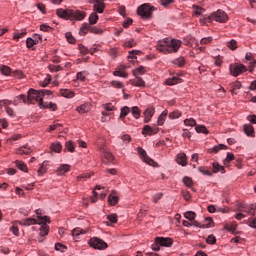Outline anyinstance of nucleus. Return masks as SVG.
<instances>
[{
	"label": "nucleus",
	"instance_id": "obj_1",
	"mask_svg": "<svg viewBox=\"0 0 256 256\" xmlns=\"http://www.w3.org/2000/svg\"><path fill=\"white\" fill-rule=\"evenodd\" d=\"M157 49L158 51L165 53V55H169V53H177V51L181 49V41L175 39H172L171 41L168 39L160 40Z\"/></svg>",
	"mask_w": 256,
	"mask_h": 256
},
{
	"label": "nucleus",
	"instance_id": "obj_2",
	"mask_svg": "<svg viewBox=\"0 0 256 256\" xmlns=\"http://www.w3.org/2000/svg\"><path fill=\"white\" fill-rule=\"evenodd\" d=\"M45 95L49 97L50 95H53V92L51 90L46 89L35 90L31 88L28 91L27 101L28 103L32 104L38 103V105L40 106V104L43 103V97H45Z\"/></svg>",
	"mask_w": 256,
	"mask_h": 256
},
{
	"label": "nucleus",
	"instance_id": "obj_3",
	"mask_svg": "<svg viewBox=\"0 0 256 256\" xmlns=\"http://www.w3.org/2000/svg\"><path fill=\"white\" fill-rule=\"evenodd\" d=\"M213 21H216L217 23H227V21H229V16L225 11L217 10L210 16L204 18L205 23H213Z\"/></svg>",
	"mask_w": 256,
	"mask_h": 256
},
{
	"label": "nucleus",
	"instance_id": "obj_4",
	"mask_svg": "<svg viewBox=\"0 0 256 256\" xmlns=\"http://www.w3.org/2000/svg\"><path fill=\"white\" fill-rule=\"evenodd\" d=\"M153 11H155L154 6H151L149 3H144L140 5L137 9L138 15L144 21H149L153 18Z\"/></svg>",
	"mask_w": 256,
	"mask_h": 256
},
{
	"label": "nucleus",
	"instance_id": "obj_5",
	"mask_svg": "<svg viewBox=\"0 0 256 256\" xmlns=\"http://www.w3.org/2000/svg\"><path fill=\"white\" fill-rule=\"evenodd\" d=\"M38 223L42 225L40 228V237H45V235H49V226L47 223H51V218L48 216H38Z\"/></svg>",
	"mask_w": 256,
	"mask_h": 256
},
{
	"label": "nucleus",
	"instance_id": "obj_6",
	"mask_svg": "<svg viewBox=\"0 0 256 256\" xmlns=\"http://www.w3.org/2000/svg\"><path fill=\"white\" fill-rule=\"evenodd\" d=\"M94 33V35H102L103 34V29L98 28V27H93L91 24L84 23L82 24L81 30H80V35H87V33Z\"/></svg>",
	"mask_w": 256,
	"mask_h": 256
},
{
	"label": "nucleus",
	"instance_id": "obj_7",
	"mask_svg": "<svg viewBox=\"0 0 256 256\" xmlns=\"http://www.w3.org/2000/svg\"><path fill=\"white\" fill-rule=\"evenodd\" d=\"M229 71L233 77H239L241 73H245L247 71V66L239 63L230 64Z\"/></svg>",
	"mask_w": 256,
	"mask_h": 256
},
{
	"label": "nucleus",
	"instance_id": "obj_8",
	"mask_svg": "<svg viewBox=\"0 0 256 256\" xmlns=\"http://www.w3.org/2000/svg\"><path fill=\"white\" fill-rule=\"evenodd\" d=\"M90 247H93V249L103 250L107 249L108 245L105 241L101 240L100 238L94 237L89 240Z\"/></svg>",
	"mask_w": 256,
	"mask_h": 256
},
{
	"label": "nucleus",
	"instance_id": "obj_9",
	"mask_svg": "<svg viewBox=\"0 0 256 256\" xmlns=\"http://www.w3.org/2000/svg\"><path fill=\"white\" fill-rule=\"evenodd\" d=\"M105 0H90L89 3H92L94 13H103L105 11Z\"/></svg>",
	"mask_w": 256,
	"mask_h": 256
},
{
	"label": "nucleus",
	"instance_id": "obj_10",
	"mask_svg": "<svg viewBox=\"0 0 256 256\" xmlns=\"http://www.w3.org/2000/svg\"><path fill=\"white\" fill-rule=\"evenodd\" d=\"M138 154L140 155V157H141L142 161H144V163H147L148 165L155 164V161L153 159H151L149 156H147V151H145V149L139 147Z\"/></svg>",
	"mask_w": 256,
	"mask_h": 256
},
{
	"label": "nucleus",
	"instance_id": "obj_11",
	"mask_svg": "<svg viewBox=\"0 0 256 256\" xmlns=\"http://www.w3.org/2000/svg\"><path fill=\"white\" fill-rule=\"evenodd\" d=\"M156 243L160 245V247H171V245H173V239L165 237H156Z\"/></svg>",
	"mask_w": 256,
	"mask_h": 256
},
{
	"label": "nucleus",
	"instance_id": "obj_12",
	"mask_svg": "<svg viewBox=\"0 0 256 256\" xmlns=\"http://www.w3.org/2000/svg\"><path fill=\"white\" fill-rule=\"evenodd\" d=\"M56 14L58 17H61V19H71L73 17V10H65L63 8H60L56 11Z\"/></svg>",
	"mask_w": 256,
	"mask_h": 256
},
{
	"label": "nucleus",
	"instance_id": "obj_13",
	"mask_svg": "<svg viewBox=\"0 0 256 256\" xmlns=\"http://www.w3.org/2000/svg\"><path fill=\"white\" fill-rule=\"evenodd\" d=\"M153 115H155V107L147 108L144 112V123H149Z\"/></svg>",
	"mask_w": 256,
	"mask_h": 256
},
{
	"label": "nucleus",
	"instance_id": "obj_14",
	"mask_svg": "<svg viewBox=\"0 0 256 256\" xmlns=\"http://www.w3.org/2000/svg\"><path fill=\"white\" fill-rule=\"evenodd\" d=\"M159 128H151L149 125H145L142 130V135H157Z\"/></svg>",
	"mask_w": 256,
	"mask_h": 256
},
{
	"label": "nucleus",
	"instance_id": "obj_15",
	"mask_svg": "<svg viewBox=\"0 0 256 256\" xmlns=\"http://www.w3.org/2000/svg\"><path fill=\"white\" fill-rule=\"evenodd\" d=\"M109 205L115 206L119 203V196H117L116 191H112V193L108 196Z\"/></svg>",
	"mask_w": 256,
	"mask_h": 256
},
{
	"label": "nucleus",
	"instance_id": "obj_16",
	"mask_svg": "<svg viewBox=\"0 0 256 256\" xmlns=\"http://www.w3.org/2000/svg\"><path fill=\"white\" fill-rule=\"evenodd\" d=\"M31 147L24 145L16 150L17 155H31Z\"/></svg>",
	"mask_w": 256,
	"mask_h": 256
},
{
	"label": "nucleus",
	"instance_id": "obj_17",
	"mask_svg": "<svg viewBox=\"0 0 256 256\" xmlns=\"http://www.w3.org/2000/svg\"><path fill=\"white\" fill-rule=\"evenodd\" d=\"M40 109H50V111H57V104L53 102H40Z\"/></svg>",
	"mask_w": 256,
	"mask_h": 256
},
{
	"label": "nucleus",
	"instance_id": "obj_18",
	"mask_svg": "<svg viewBox=\"0 0 256 256\" xmlns=\"http://www.w3.org/2000/svg\"><path fill=\"white\" fill-rule=\"evenodd\" d=\"M71 19H75V21H83L85 19V12L81 10L73 11Z\"/></svg>",
	"mask_w": 256,
	"mask_h": 256
},
{
	"label": "nucleus",
	"instance_id": "obj_19",
	"mask_svg": "<svg viewBox=\"0 0 256 256\" xmlns=\"http://www.w3.org/2000/svg\"><path fill=\"white\" fill-rule=\"evenodd\" d=\"M244 133L248 137H255V128L251 124H245L244 125Z\"/></svg>",
	"mask_w": 256,
	"mask_h": 256
},
{
	"label": "nucleus",
	"instance_id": "obj_20",
	"mask_svg": "<svg viewBox=\"0 0 256 256\" xmlns=\"http://www.w3.org/2000/svg\"><path fill=\"white\" fill-rule=\"evenodd\" d=\"M166 85L173 86V85H178V83H183V79L173 76L172 78L166 79Z\"/></svg>",
	"mask_w": 256,
	"mask_h": 256
},
{
	"label": "nucleus",
	"instance_id": "obj_21",
	"mask_svg": "<svg viewBox=\"0 0 256 256\" xmlns=\"http://www.w3.org/2000/svg\"><path fill=\"white\" fill-rule=\"evenodd\" d=\"M71 171V166L69 164H62L57 168L58 175H65V173H69Z\"/></svg>",
	"mask_w": 256,
	"mask_h": 256
},
{
	"label": "nucleus",
	"instance_id": "obj_22",
	"mask_svg": "<svg viewBox=\"0 0 256 256\" xmlns=\"http://www.w3.org/2000/svg\"><path fill=\"white\" fill-rule=\"evenodd\" d=\"M136 78L131 81V84L134 87H145V80L139 76H135Z\"/></svg>",
	"mask_w": 256,
	"mask_h": 256
},
{
	"label": "nucleus",
	"instance_id": "obj_23",
	"mask_svg": "<svg viewBox=\"0 0 256 256\" xmlns=\"http://www.w3.org/2000/svg\"><path fill=\"white\" fill-rule=\"evenodd\" d=\"M176 161L178 165L185 167L187 165V155L185 153L178 154Z\"/></svg>",
	"mask_w": 256,
	"mask_h": 256
},
{
	"label": "nucleus",
	"instance_id": "obj_24",
	"mask_svg": "<svg viewBox=\"0 0 256 256\" xmlns=\"http://www.w3.org/2000/svg\"><path fill=\"white\" fill-rule=\"evenodd\" d=\"M60 95L62 97H66V99H73V97H75V92H73L69 89H61Z\"/></svg>",
	"mask_w": 256,
	"mask_h": 256
},
{
	"label": "nucleus",
	"instance_id": "obj_25",
	"mask_svg": "<svg viewBox=\"0 0 256 256\" xmlns=\"http://www.w3.org/2000/svg\"><path fill=\"white\" fill-rule=\"evenodd\" d=\"M240 210L244 211L245 213H249L250 215H255V208H253V205L247 206L245 204H241Z\"/></svg>",
	"mask_w": 256,
	"mask_h": 256
},
{
	"label": "nucleus",
	"instance_id": "obj_26",
	"mask_svg": "<svg viewBox=\"0 0 256 256\" xmlns=\"http://www.w3.org/2000/svg\"><path fill=\"white\" fill-rule=\"evenodd\" d=\"M213 173H225V167L221 166L219 162L212 164Z\"/></svg>",
	"mask_w": 256,
	"mask_h": 256
},
{
	"label": "nucleus",
	"instance_id": "obj_27",
	"mask_svg": "<svg viewBox=\"0 0 256 256\" xmlns=\"http://www.w3.org/2000/svg\"><path fill=\"white\" fill-rule=\"evenodd\" d=\"M19 225H24L29 227V225H37V220L35 218H27L19 222Z\"/></svg>",
	"mask_w": 256,
	"mask_h": 256
},
{
	"label": "nucleus",
	"instance_id": "obj_28",
	"mask_svg": "<svg viewBox=\"0 0 256 256\" xmlns=\"http://www.w3.org/2000/svg\"><path fill=\"white\" fill-rule=\"evenodd\" d=\"M173 65H176L177 67H184L185 63H187V61L185 60V57L180 56L179 58H176L172 61Z\"/></svg>",
	"mask_w": 256,
	"mask_h": 256
},
{
	"label": "nucleus",
	"instance_id": "obj_29",
	"mask_svg": "<svg viewBox=\"0 0 256 256\" xmlns=\"http://www.w3.org/2000/svg\"><path fill=\"white\" fill-rule=\"evenodd\" d=\"M227 149V146L224 144H219L217 146H214L213 148L208 149V152L210 153H219V151Z\"/></svg>",
	"mask_w": 256,
	"mask_h": 256
},
{
	"label": "nucleus",
	"instance_id": "obj_30",
	"mask_svg": "<svg viewBox=\"0 0 256 256\" xmlns=\"http://www.w3.org/2000/svg\"><path fill=\"white\" fill-rule=\"evenodd\" d=\"M97 21H99V15H97V12H93L89 16V25H96Z\"/></svg>",
	"mask_w": 256,
	"mask_h": 256
},
{
	"label": "nucleus",
	"instance_id": "obj_31",
	"mask_svg": "<svg viewBox=\"0 0 256 256\" xmlns=\"http://www.w3.org/2000/svg\"><path fill=\"white\" fill-rule=\"evenodd\" d=\"M51 149L54 151V153H61L63 146L59 142H54L51 145Z\"/></svg>",
	"mask_w": 256,
	"mask_h": 256
},
{
	"label": "nucleus",
	"instance_id": "obj_32",
	"mask_svg": "<svg viewBox=\"0 0 256 256\" xmlns=\"http://www.w3.org/2000/svg\"><path fill=\"white\" fill-rule=\"evenodd\" d=\"M76 111L83 115V113H89V105L87 104H82L76 108Z\"/></svg>",
	"mask_w": 256,
	"mask_h": 256
},
{
	"label": "nucleus",
	"instance_id": "obj_33",
	"mask_svg": "<svg viewBox=\"0 0 256 256\" xmlns=\"http://www.w3.org/2000/svg\"><path fill=\"white\" fill-rule=\"evenodd\" d=\"M235 160V155H233V153L228 152L226 159L224 160V165L225 167H229V164L231 163V161Z\"/></svg>",
	"mask_w": 256,
	"mask_h": 256
},
{
	"label": "nucleus",
	"instance_id": "obj_34",
	"mask_svg": "<svg viewBox=\"0 0 256 256\" xmlns=\"http://www.w3.org/2000/svg\"><path fill=\"white\" fill-rule=\"evenodd\" d=\"M129 113H131V108H129L128 106H124L121 109L120 119H125V117H127V115H129Z\"/></svg>",
	"mask_w": 256,
	"mask_h": 256
},
{
	"label": "nucleus",
	"instance_id": "obj_35",
	"mask_svg": "<svg viewBox=\"0 0 256 256\" xmlns=\"http://www.w3.org/2000/svg\"><path fill=\"white\" fill-rule=\"evenodd\" d=\"M131 113L136 119H139V117H141V109H139V107L137 106L131 108Z\"/></svg>",
	"mask_w": 256,
	"mask_h": 256
},
{
	"label": "nucleus",
	"instance_id": "obj_36",
	"mask_svg": "<svg viewBox=\"0 0 256 256\" xmlns=\"http://www.w3.org/2000/svg\"><path fill=\"white\" fill-rule=\"evenodd\" d=\"M185 219H188V221H195V217H197V214L193 211H188L184 213Z\"/></svg>",
	"mask_w": 256,
	"mask_h": 256
},
{
	"label": "nucleus",
	"instance_id": "obj_37",
	"mask_svg": "<svg viewBox=\"0 0 256 256\" xmlns=\"http://www.w3.org/2000/svg\"><path fill=\"white\" fill-rule=\"evenodd\" d=\"M65 149L70 153H75V143L73 141L66 142Z\"/></svg>",
	"mask_w": 256,
	"mask_h": 256
},
{
	"label": "nucleus",
	"instance_id": "obj_38",
	"mask_svg": "<svg viewBox=\"0 0 256 256\" xmlns=\"http://www.w3.org/2000/svg\"><path fill=\"white\" fill-rule=\"evenodd\" d=\"M0 73H2V75H11V68L9 66L0 65Z\"/></svg>",
	"mask_w": 256,
	"mask_h": 256
},
{
	"label": "nucleus",
	"instance_id": "obj_39",
	"mask_svg": "<svg viewBox=\"0 0 256 256\" xmlns=\"http://www.w3.org/2000/svg\"><path fill=\"white\" fill-rule=\"evenodd\" d=\"M146 71L147 70L145 69V67L140 66L134 70V75H135V77H139V75H144V73H146Z\"/></svg>",
	"mask_w": 256,
	"mask_h": 256
},
{
	"label": "nucleus",
	"instance_id": "obj_40",
	"mask_svg": "<svg viewBox=\"0 0 256 256\" xmlns=\"http://www.w3.org/2000/svg\"><path fill=\"white\" fill-rule=\"evenodd\" d=\"M34 45H37V40H35L33 38H27V40H26V47L28 49H33Z\"/></svg>",
	"mask_w": 256,
	"mask_h": 256
},
{
	"label": "nucleus",
	"instance_id": "obj_41",
	"mask_svg": "<svg viewBox=\"0 0 256 256\" xmlns=\"http://www.w3.org/2000/svg\"><path fill=\"white\" fill-rule=\"evenodd\" d=\"M103 157H104V159H106V161L108 163H112L113 159H115L113 157V154L111 152H109V151H104Z\"/></svg>",
	"mask_w": 256,
	"mask_h": 256
},
{
	"label": "nucleus",
	"instance_id": "obj_42",
	"mask_svg": "<svg viewBox=\"0 0 256 256\" xmlns=\"http://www.w3.org/2000/svg\"><path fill=\"white\" fill-rule=\"evenodd\" d=\"M195 130L197 133H204V135H207L209 133V130L203 125H199L195 127Z\"/></svg>",
	"mask_w": 256,
	"mask_h": 256
},
{
	"label": "nucleus",
	"instance_id": "obj_43",
	"mask_svg": "<svg viewBox=\"0 0 256 256\" xmlns=\"http://www.w3.org/2000/svg\"><path fill=\"white\" fill-rule=\"evenodd\" d=\"M184 125H186L187 127H195V125H197V121H195V119L193 118H189L184 120Z\"/></svg>",
	"mask_w": 256,
	"mask_h": 256
},
{
	"label": "nucleus",
	"instance_id": "obj_44",
	"mask_svg": "<svg viewBox=\"0 0 256 256\" xmlns=\"http://www.w3.org/2000/svg\"><path fill=\"white\" fill-rule=\"evenodd\" d=\"M19 101H23V103H28L27 97L24 94H21L14 99V105H17Z\"/></svg>",
	"mask_w": 256,
	"mask_h": 256
},
{
	"label": "nucleus",
	"instance_id": "obj_45",
	"mask_svg": "<svg viewBox=\"0 0 256 256\" xmlns=\"http://www.w3.org/2000/svg\"><path fill=\"white\" fill-rule=\"evenodd\" d=\"M27 35V31L26 30H21V32H17L14 34V39L16 41H19V39H23L24 36Z\"/></svg>",
	"mask_w": 256,
	"mask_h": 256
},
{
	"label": "nucleus",
	"instance_id": "obj_46",
	"mask_svg": "<svg viewBox=\"0 0 256 256\" xmlns=\"http://www.w3.org/2000/svg\"><path fill=\"white\" fill-rule=\"evenodd\" d=\"M135 45H137V42H135L134 39L128 40L124 43V47L128 49H132V47H135Z\"/></svg>",
	"mask_w": 256,
	"mask_h": 256
},
{
	"label": "nucleus",
	"instance_id": "obj_47",
	"mask_svg": "<svg viewBox=\"0 0 256 256\" xmlns=\"http://www.w3.org/2000/svg\"><path fill=\"white\" fill-rule=\"evenodd\" d=\"M206 242L208 243V245H215V243H217V238H215V236L211 234L207 237Z\"/></svg>",
	"mask_w": 256,
	"mask_h": 256
},
{
	"label": "nucleus",
	"instance_id": "obj_48",
	"mask_svg": "<svg viewBox=\"0 0 256 256\" xmlns=\"http://www.w3.org/2000/svg\"><path fill=\"white\" fill-rule=\"evenodd\" d=\"M88 73L86 71L78 72L77 73V79L78 81H85Z\"/></svg>",
	"mask_w": 256,
	"mask_h": 256
},
{
	"label": "nucleus",
	"instance_id": "obj_49",
	"mask_svg": "<svg viewBox=\"0 0 256 256\" xmlns=\"http://www.w3.org/2000/svg\"><path fill=\"white\" fill-rule=\"evenodd\" d=\"M141 51L139 50H132L129 52L128 59H137V55H139Z\"/></svg>",
	"mask_w": 256,
	"mask_h": 256
},
{
	"label": "nucleus",
	"instance_id": "obj_50",
	"mask_svg": "<svg viewBox=\"0 0 256 256\" xmlns=\"http://www.w3.org/2000/svg\"><path fill=\"white\" fill-rule=\"evenodd\" d=\"M183 183L186 187H193V179H191L190 177H184Z\"/></svg>",
	"mask_w": 256,
	"mask_h": 256
},
{
	"label": "nucleus",
	"instance_id": "obj_51",
	"mask_svg": "<svg viewBox=\"0 0 256 256\" xmlns=\"http://www.w3.org/2000/svg\"><path fill=\"white\" fill-rule=\"evenodd\" d=\"M224 229H226V231H230V233H235L237 231V225H225Z\"/></svg>",
	"mask_w": 256,
	"mask_h": 256
},
{
	"label": "nucleus",
	"instance_id": "obj_52",
	"mask_svg": "<svg viewBox=\"0 0 256 256\" xmlns=\"http://www.w3.org/2000/svg\"><path fill=\"white\" fill-rule=\"evenodd\" d=\"M199 171L200 173H202L203 175H207L208 177H211L213 175V173H211L207 167H200Z\"/></svg>",
	"mask_w": 256,
	"mask_h": 256
},
{
	"label": "nucleus",
	"instance_id": "obj_53",
	"mask_svg": "<svg viewBox=\"0 0 256 256\" xmlns=\"http://www.w3.org/2000/svg\"><path fill=\"white\" fill-rule=\"evenodd\" d=\"M167 117V112H162L158 118V125H163L165 123V118Z\"/></svg>",
	"mask_w": 256,
	"mask_h": 256
},
{
	"label": "nucleus",
	"instance_id": "obj_54",
	"mask_svg": "<svg viewBox=\"0 0 256 256\" xmlns=\"http://www.w3.org/2000/svg\"><path fill=\"white\" fill-rule=\"evenodd\" d=\"M82 233H83V229L76 228L72 231V236L74 237V239H77V237H79V235H82Z\"/></svg>",
	"mask_w": 256,
	"mask_h": 256
},
{
	"label": "nucleus",
	"instance_id": "obj_55",
	"mask_svg": "<svg viewBox=\"0 0 256 256\" xmlns=\"http://www.w3.org/2000/svg\"><path fill=\"white\" fill-rule=\"evenodd\" d=\"M114 75L115 77H123L124 79H127V74L125 71H121V70H116L114 71Z\"/></svg>",
	"mask_w": 256,
	"mask_h": 256
},
{
	"label": "nucleus",
	"instance_id": "obj_56",
	"mask_svg": "<svg viewBox=\"0 0 256 256\" xmlns=\"http://www.w3.org/2000/svg\"><path fill=\"white\" fill-rule=\"evenodd\" d=\"M227 47H229V49H231L232 51H235V49H237V41L235 40H231L227 43Z\"/></svg>",
	"mask_w": 256,
	"mask_h": 256
},
{
	"label": "nucleus",
	"instance_id": "obj_57",
	"mask_svg": "<svg viewBox=\"0 0 256 256\" xmlns=\"http://www.w3.org/2000/svg\"><path fill=\"white\" fill-rule=\"evenodd\" d=\"M123 143H125V145H129L131 143V136L129 134H124L121 137Z\"/></svg>",
	"mask_w": 256,
	"mask_h": 256
},
{
	"label": "nucleus",
	"instance_id": "obj_58",
	"mask_svg": "<svg viewBox=\"0 0 256 256\" xmlns=\"http://www.w3.org/2000/svg\"><path fill=\"white\" fill-rule=\"evenodd\" d=\"M153 203H159V201H161V199H163V193H157L155 194L153 197Z\"/></svg>",
	"mask_w": 256,
	"mask_h": 256
},
{
	"label": "nucleus",
	"instance_id": "obj_59",
	"mask_svg": "<svg viewBox=\"0 0 256 256\" xmlns=\"http://www.w3.org/2000/svg\"><path fill=\"white\" fill-rule=\"evenodd\" d=\"M66 39L71 45L75 43V37H73V34H71L70 32L66 33Z\"/></svg>",
	"mask_w": 256,
	"mask_h": 256
},
{
	"label": "nucleus",
	"instance_id": "obj_60",
	"mask_svg": "<svg viewBox=\"0 0 256 256\" xmlns=\"http://www.w3.org/2000/svg\"><path fill=\"white\" fill-rule=\"evenodd\" d=\"M213 41V37H205L202 38L200 43L201 45H209V43H211Z\"/></svg>",
	"mask_w": 256,
	"mask_h": 256
},
{
	"label": "nucleus",
	"instance_id": "obj_61",
	"mask_svg": "<svg viewBox=\"0 0 256 256\" xmlns=\"http://www.w3.org/2000/svg\"><path fill=\"white\" fill-rule=\"evenodd\" d=\"M91 177V174L86 173V174H82L80 176H77V181H87V179H89Z\"/></svg>",
	"mask_w": 256,
	"mask_h": 256
},
{
	"label": "nucleus",
	"instance_id": "obj_62",
	"mask_svg": "<svg viewBox=\"0 0 256 256\" xmlns=\"http://www.w3.org/2000/svg\"><path fill=\"white\" fill-rule=\"evenodd\" d=\"M16 165L21 171H27V165L21 161H17Z\"/></svg>",
	"mask_w": 256,
	"mask_h": 256
},
{
	"label": "nucleus",
	"instance_id": "obj_63",
	"mask_svg": "<svg viewBox=\"0 0 256 256\" xmlns=\"http://www.w3.org/2000/svg\"><path fill=\"white\" fill-rule=\"evenodd\" d=\"M107 219L110 223H117V214H110L107 216Z\"/></svg>",
	"mask_w": 256,
	"mask_h": 256
},
{
	"label": "nucleus",
	"instance_id": "obj_64",
	"mask_svg": "<svg viewBox=\"0 0 256 256\" xmlns=\"http://www.w3.org/2000/svg\"><path fill=\"white\" fill-rule=\"evenodd\" d=\"M170 119H179L181 117V112L175 111L169 114Z\"/></svg>",
	"mask_w": 256,
	"mask_h": 256
}]
</instances>
